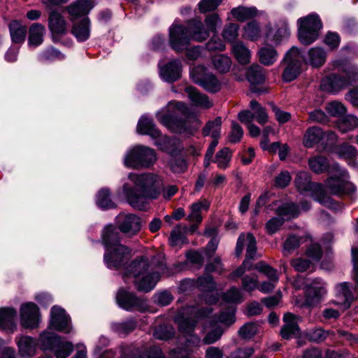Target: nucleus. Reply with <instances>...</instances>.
<instances>
[{
    "instance_id": "nucleus-8",
    "label": "nucleus",
    "mask_w": 358,
    "mask_h": 358,
    "mask_svg": "<svg viewBox=\"0 0 358 358\" xmlns=\"http://www.w3.org/2000/svg\"><path fill=\"white\" fill-rule=\"evenodd\" d=\"M156 161L157 154L155 150L142 145H136L129 148L123 158L124 165L133 169L150 168Z\"/></svg>"
},
{
    "instance_id": "nucleus-10",
    "label": "nucleus",
    "mask_w": 358,
    "mask_h": 358,
    "mask_svg": "<svg viewBox=\"0 0 358 358\" xmlns=\"http://www.w3.org/2000/svg\"><path fill=\"white\" fill-rule=\"evenodd\" d=\"M298 37L303 45L313 43L318 37L322 24L318 15L312 13L297 20Z\"/></svg>"
},
{
    "instance_id": "nucleus-46",
    "label": "nucleus",
    "mask_w": 358,
    "mask_h": 358,
    "mask_svg": "<svg viewBox=\"0 0 358 358\" xmlns=\"http://www.w3.org/2000/svg\"><path fill=\"white\" fill-rule=\"evenodd\" d=\"M276 213L282 217L292 218L299 215L300 210L293 202H287L281 203L277 207Z\"/></svg>"
},
{
    "instance_id": "nucleus-7",
    "label": "nucleus",
    "mask_w": 358,
    "mask_h": 358,
    "mask_svg": "<svg viewBox=\"0 0 358 358\" xmlns=\"http://www.w3.org/2000/svg\"><path fill=\"white\" fill-rule=\"evenodd\" d=\"M339 74L332 73L322 80V90L332 94L347 88L358 80V67L351 64H345L341 68Z\"/></svg>"
},
{
    "instance_id": "nucleus-36",
    "label": "nucleus",
    "mask_w": 358,
    "mask_h": 358,
    "mask_svg": "<svg viewBox=\"0 0 358 358\" xmlns=\"http://www.w3.org/2000/svg\"><path fill=\"white\" fill-rule=\"evenodd\" d=\"M209 207V203L206 200L199 201L190 206V213L187 216V220L192 222V224H198L202 222L203 217L201 213L203 210H207Z\"/></svg>"
},
{
    "instance_id": "nucleus-28",
    "label": "nucleus",
    "mask_w": 358,
    "mask_h": 358,
    "mask_svg": "<svg viewBox=\"0 0 358 358\" xmlns=\"http://www.w3.org/2000/svg\"><path fill=\"white\" fill-rule=\"evenodd\" d=\"M15 343L21 357L31 358L36 355L38 344L35 338L29 336H17Z\"/></svg>"
},
{
    "instance_id": "nucleus-64",
    "label": "nucleus",
    "mask_w": 358,
    "mask_h": 358,
    "mask_svg": "<svg viewBox=\"0 0 358 358\" xmlns=\"http://www.w3.org/2000/svg\"><path fill=\"white\" fill-rule=\"evenodd\" d=\"M301 244V238L294 235L289 236L283 244V252L285 255L289 254L297 248Z\"/></svg>"
},
{
    "instance_id": "nucleus-45",
    "label": "nucleus",
    "mask_w": 358,
    "mask_h": 358,
    "mask_svg": "<svg viewBox=\"0 0 358 358\" xmlns=\"http://www.w3.org/2000/svg\"><path fill=\"white\" fill-rule=\"evenodd\" d=\"M243 37L245 39L255 41L261 37V28L257 21H251L243 27Z\"/></svg>"
},
{
    "instance_id": "nucleus-19",
    "label": "nucleus",
    "mask_w": 358,
    "mask_h": 358,
    "mask_svg": "<svg viewBox=\"0 0 358 358\" xmlns=\"http://www.w3.org/2000/svg\"><path fill=\"white\" fill-rule=\"evenodd\" d=\"M49 328L65 334L71 331V319L64 309L57 306L51 308Z\"/></svg>"
},
{
    "instance_id": "nucleus-3",
    "label": "nucleus",
    "mask_w": 358,
    "mask_h": 358,
    "mask_svg": "<svg viewBox=\"0 0 358 358\" xmlns=\"http://www.w3.org/2000/svg\"><path fill=\"white\" fill-rule=\"evenodd\" d=\"M169 45L176 52L187 50L191 40L197 42L206 41L210 36L209 30L197 19L188 22L187 27L175 21L169 28Z\"/></svg>"
},
{
    "instance_id": "nucleus-29",
    "label": "nucleus",
    "mask_w": 358,
    "mask_h": 358,
    "mask_svg": "<svg viewBox=\"0 0 358 358\" xmlns=\"http://www.w3.org/2000/svg\"><path fill=\"white\" fill-rule=\"evenodd\" d=\"M196 283L201 290L207 292L204 296L206 303L212 304L217 301V293L215 290L216 284L210 275L199 277Z\"/></svg>"
},
{
    "instance_id": "nucleus-60",
    "label": "nucleus",
    "mask_w": 358,
    "mask_h": 358,
    "mask_svg": "<svg viewBox=\"0 0 358 358\" xmlns=\"http://www.w3.org/2000/svg\"><path fill=\"white\" fill-rule=\"evenodd\" d=\"M231 159V153L229 148H224L220 150L215 156V162L220 169H226Z\"/></svg>"
},
{
    "instance_id": "nucleus-43",
    "label": "nucleus",
    "mask_w": 358,
    "mask_h": 358,
    "mask_svg": "<svg viewBox=\"0 0 358 358\" xmlns=\"http://www.w3.org/2000/svg\"><path fill=\"white\" fill-rule=\"evenodd\" d=\"M247 78L252 86L262 84L265 80L264 69L259 65L251 66L248 70Z\"/></svg>"
},
{
    "instance_id": "nucleus-62",
    "label": "nucleus",
    "mask_w": 358,
    "mask_h": 358,
    "mask_svg": "<svg viewBox=\"0 0 358 358\" xmlns=\"http://www.w3.org/2000/svg\"><path fill=\"white\" fill-rule=\"evenodd\" d=\"M174 334L173 327L166 325H160L156 328L153 333V336L159 340H168Z\"/></svg>"
},
{
    "instance_id": "nucleus-41",
    "label": "nucleus",
    "mask_w": 358,
    "mask_h": 358,
    "mask_svg": "<svg viewBox=\"0 0 358 358\" xmlns=\"http://www.w3.org/2000/svg\"><path fill=\"white\" fill-rule=\"evenodd\" d=\"M61 338L56 333L45 330L40 334L38 343L43 350H53Z\"/></svg>"
},
{
    "instance_id": "nucleus-4",
    "label": "nucleus",
    "mask_w": 358,
    "mask_h": 358,
    "mask_svg": "<svg viewBox=\"0 0 358 358\" xmlns=\"http://www.w3.org/2000/svg\"><path fill=\"white\" fill-rule=\"evenodd\" d=\"M149 260L141 257L124 268L122 279L125 283H134L138 290L148 292L155 287L159 274L149 269Z\"/></svg>"
},
{
    "instance_id": "nucleus-27",
    "label": "nucleus",
    "mask_w": 358,
    "mask_h": 358,
    "mask_svg": "<svg viewBox=\"0 0 358 358\" xmlns=\"http://www.w3.org/2000/svg\"><path fill=\"white\" fill-rule=\"evenodd\" d=\"M355 296L350 289V284L344 282L336 287V299L333 303L339 306L340 309L344 310L350 308Z\"/></svg>"
},
{
    "instance_id": "nucleus-59",
    "label": "nucleus",
    "mask_w": 358,
    "mask_h": 358,
    "mask_svg": "<svg viewBox=\"0 0 358 358\" xmlns=\"http://www.w3.org/2000/svg\"><path fill=\"white\" fill-rule=\"evenodd\" d=\"M255 268L265 274L268 278L270 281L275 283L278 281V277L277 275L276 271L264 262H260L257 263L255 265Z\"/></svg>"
},
{
    "instance_id": "nucleus-42",
    "label": "nucleus",
    "mask_w": 358,
    "mask_h": 358,
    "mask_svg": "<svg viewBox=\"0 0 358 358\" xmlns=\"http://www.w3.org/2000/svg\"><path fill=\"white\" fill-rule=\"evenodd\" d=\"M258 57L261 64L271 66L277 61L278 54L274 48L264 46L258 51Z\"/></svg>"
},
{
    "instance_id": "nucleus-31",
    "label": "nucleus",
    "mask_w": 358,
    "mask_h": 358,
    "mask_svg": "<svg viewBox=\"0 0 358 358\" xmlns=\"http://www.w3.org/2000/svg\"><path fill=\"white\" fill-rule=\"evenodd\" d=\"M197 229L196 224H192L189 228L186 226L178 225L171 231L169 243L171 246H180L186 242L185 234L187 231L194 233Z\"/></svg>"
},
{
    "instance_id": "nucleus-63",
    "label": "nucleus",
    "mask_w": 358,
    "mask_h": 358,
    "mask_svg": "<svg viewBox=\"0 0 358 358\" xmlns=\"http://www.w3.org/2000/svg\"><path fill=\"white\" fill-rule=\"evenodd\" d=\"M222 20L220 16L216 14L208 15L205 18V24L209 32L215 33L217 31L218 27L222 25Z\"/></svg>"
},
{
    "instance_id": "nucleus-47",
    "label": "nucleus",
    "mask_w": 358,
    "mask_h": 358,
    "mask_svg": "<svg viewBox=\"0 0 358 358\" xmlns=\"http://www.w3.org/2000/svg\"><path fill=\"white\" fill-rule=\"evenodd\" d=\"M110 192L107 188L100 189L96 198L97 206L103 209H110L115 207V203L111 200Z\"/></svg>"
},
{
    "instance_id": "nucleus-39",
    "label": "nucleus",
    "mask_w": 358,
    "mask_h": 358,
    "mask_svg": "<svg viewBox=\"0 0 358 358\" xmlns=\"http://www.w3.org/2000/svg\"><path fill=\"white\" fill-rule=\"evenodd\" d=\"M232 17L239 22H244L258 15V10L255 7H246L239 6L234 8L230 12Z\"/></svg>"
},
{
    "instance_id": "nucleus-58",
    "label": "nucleus",
    "mask_w": 358,
    "mask_h": 358,
    "mask_svg": "<svg viewBox=\"0 0 358 358\" xmlns=\"http://www.w3.org/2000/svg\"><path fill=\"white\" fill-rule=\"evenodd\" d=\"M327 113L332 117H341L346 113L345 106L339 101H334L328 103L325 106Z\"/></svg>"
},
{
    "instance_id": "nucleus-48",
    "label": "nucleus",
    "mask_w": 358,
    "mask_h": 358,
    "mask_svg": "<svg viewBox=\"0 0 358 358\" xmlns=\"http://www.w3.org/2000/svg\"><path fill=\"white\" fill-rule=\"evenodd\" d=\"M336 125L341 132L347 133L358 127V118L353 115H348L339 120Z\"/></svg>"
},
{
    "instance_id": "nucleus-17",
    "label": "nucleus",
    "mask_w": 358,
    "mask_h": 358,
    "mask_svg": "<svg viewBox=\"0 0 358 358\" xmlns=\"http://www.w3.org/2000/svg\"><path fill=\"white\" fill-rule=\"evenodd\" d=\"M116 224L122 234L128 237H133L141 230L143 222L136 214L122 213L116 217Z\"/></svg>"
},
{
    "instance_id": "nucleus-51",
    "label": "nucleus",
    "mask_w": 358,
    "mask_h": 358,
    "mask_svg": "<svg viewBox=\"0 0 358 358\" xmlns=\"http://www.w3.org/2000/svg\"><path fill=\"white\" fill-rule=\"evenodd\" d=\"M214 68L220 73L228 72L231 66V58L226 55H215L212 58Z\"/></svg>"
},
{
    "instance_id": "nucleus-56",
    "label": "nucleus",
    "mask_w": 358,
    "mask_h": 358,
    "mask_svg": "<svg viewBox=\"0 0 358 358\" xmlns=\"http://www.w3.org/2000/svg\"><path fill=\"white\" fill-rule=\"evenodd\" d=\"M310 169L316 173L325 171L328 168V162L326 157L317 156L310 158L308 160Z\"/></svg>"
},
{
    "instance_id": "nucleus-5",
    "label": "nucleus",
    "mask_w": 358,
    "mask_h": 358,
    "mask_svg": "<svg viewBox=\"0 0 358 358\" xmlns=\"http://www.w3.org/2000/svg\"><path fill=\"white\" fill-rule=\"evenodd\" d=\"M102 243L105 248L103 262L110 269L124 266L130 256V250L120 243V234L112 224L105 227L102 232Z\"/></svg>"
},
{
    "instance_id": "nucleus-25",
    "label": "nucleus",
    "mask_w": 358,
    "mask_h": 358,
    "mask_svg": "<svg viewBox=\"0 0 358 358\" xmlns=\"http://www.w3.org/2000/svg\"><path fill=\"white\" fill-rule=\"evenodd\" d=\"M158 66L159 77L164 82L172 83L181 77L182 65L178 59H173L164 64L159 62Z\"/></svg>"
},
{
    "instance_id": "nucleus-49",
    "label": "nucleus",
    "mask_w": 358,
    "mask_h": 358,
    "mask_svg": "<svg viewBox=\"0 0 358 358\" xmlns=\"http://www.w3.org/2000/svg\"><path fill=\"white\" fill-rule=\"evenodd\" d=\"M64 58L65 55L54 47L46 48L38 55V60L42 62L63 60Z\"/></svg>"
},
{
    "instance_id": "nucleus-18",
    "label": "nucleus",
    "mask_w": 358,
    "mask_h": 358,
    "mask_svg": "<svg viewBox=\"0 0 358 358\" xmlns=\"http://www.w3.org/2000/svg\"><path fill=\"white\" fill-rule=\"evenodd\" d=\"M118 306L127 311L134 309L143 311L147 308L143 299L137 297L134 293L129 292L124 288H120L116 295Z\"/></svg>"
},
{
    "instance_id": "nucleus-11",
    "label": "nucleus",
    "mask_w": 358,
    "mask_h": 358,
    "mask_svg": "<svg viewBox=\"0 0 358 358\" xmlns=\"http://www.w3.org/2000/svg\"><path fill=\"white\" fill-rule=\"evenodd\" d=\"M136 131L140 134L150 136L155 141V145L159 149L169 151V144L171 143L170 138L162 135L156 127L152 120L146 115H143L139 119Z\"/></svg>"
},
{
    "instance_id": "nucleus-13",
    "label": "nucleus",
    "mask_w": 358,
    "mask_h": 358,
    "mask_svg": "<svg viewBox=\"0 0 358 358\" xmlns=\"http://www.w3.org/2000/svg\"><path fill=\"white\" fill-rule=\"evenodd\" d=\"M287 66L282 73V78L286 82H290L301 73L303 65V56L296 47L293 46L284 57Z\"/></svg>"
},
{
    "instance_id": "nucleus-55",
    "label": "nucleus",
    "mask_w": 358,
    "mask_h": 358,
    "mask_svg": "<svg viewBox=\"0 0 358 358\" xmlns=\"http://www.w3.org/2000/svg\"><path fill=\"white\" fill-rule=\"evenodd\" d=\"M222 297L224 301L233 304L241 303L244 300L243 292L236 287L230 288L223 294Z\"/></svg>"
},
{
    "instance_id": "nucleus-2",
    "label": "nucleus",
    "mask_w": 358,
    "mask_h": 358,
    "mask_svg": "<svg viewBox=\"0 0 358 358\" xmlns=\"http://www.w3.org/2000/svg\"><path fill=\"white\" fill-rule=\"evenodd\" d=\"M188 108L182 102L171 101L156 113L159 122L173 132L192 135L201 122L196 117H187Z\"/></svg>"
},
{
    "instance_id": "nucleus-61",
    "label": "nucleus",
    "mask_w": 358,
    "mask_h": 358,
    "mask_svg": "<svg viewBox=\"0 0 358 358\" xmlns=\"http://www.w3.org/2000/svg\"><path fill=\"white\" fill-rule=\"evenodd\" d=\"M259 280L256 274L246 275L242 278V288L246 292H252L257 289Z\"/></svg>"
},
{
    "instance_id": "nucleus-37",
    "label": "nucleus",
    "mask_w": 358,
    "mask_h": 358,
    "mask_svg": "<svg viewBox=\"0 0 358 358\" xmlns=\"http://www.w3.org/2000/svg\"><path fill=\"white\" fill-rule=\"evenodd\" d=\"M231 52L241 64H247L251 58V51L242 41H236L232 44Z\"/></svg>"
},
{
    "instance_id": "nucleus-34",
    "label": "nucleus",
    "mask_w": 358,
    "mask_h": 358,
    "mask_svg": "<svg viewBox=\"0 0 358 358\" xmlns=\"http://www.w3.org/2000/svg\"><path fill=\"white\" fill-rule=\"evenodd\" d=\"M326 59L325 50L320 47H314L308 50L306 57H303V62L313 67H319L324 64Z\"/></svg>"
},
{
    "instance_id": "nucleus-12",
    "label": "nucleus",
    "mask_w": 358,
    "mask_h": 358,
    "mask_svg": "<svg viewBox=\"0 0 358 358\" xmlns=\"http://www.w3.org/2000/svg\"><path fill=\"white\" fill-rule=\"evenodd\" d=\"M189 73L192 80L206 91L214 93L220 90L221 82L204 66L198 65L192 67Z\"/></svg>"
},
{
    "instance_id": "nucleus-20",
    "label": "nucleus",
    "mask_w": 358,
    "mask_h": 358,
    "mask_svg": "<svg viewBox=\"0 0 358 358\" xmlns=\"http://www.w3.org/2000/svg\"><path fill=\"white\" fill-rule=\"evenodd\" d=\"M20 324L24 328L34 329L38 327L40 313L38 306L33 302H27L20 308Z\"/></svg>"
},
{
    "instance_id": "nucleus-57",
    "label": "nucleus",
    "mask_w": 358,
    "mask_h": 358,
    "mask_svg": "<svg viewBox=\"0 0 358 358\" xmlns=\"http://www.w3.org/2000/svg\"><path fill=\"white\" fill-rule=\"evenodd\" d=\"M239 25L236 23H229L223 29L222 36L225 41L234 43L238 36Z\"/></svg>"
},
{
    "instance_id": "nucleus-16",
    "label": "nucleus",
    "mask_w": 358,
    "mask_h": 358,
    "mask_svg": "<svg viewBox=\"0 0 358 358\" xmlns=\"http://www.w3.org/2000/svg\"><path fill=\"white\" fill-rule=\"evenodd\" d=\"M327 188L335 195H348L352 196L356 192L355 185L349 180V175L342 171L340 177H332L326 182Z\"/></svg>"
},
{
    "instance_id": "nucleus-26",
    "label": "nucleus",
    "mask_w": 358,
    "mask_h": 358,
    "mask_svg": "<svg viewBox=\"0 0 358 358\" xmlns=\"http://www.w3.org/2000/svg\"><path fill=\"white\" fill-rule=\"evenodd\" d=\"M300 321L301 317L299 316L291 313H285L283 317L285 324L280 330L282 338L288 340L299 336L300 329L298 324Z\"/></svg>"
},
{
    "instance_id": "nucleus-22",
    "label": "nucleus",
    "mask_w": 358,
    "mask_h": 358,
    "mask_svg": "<svg viewBox=\"0 0 358 358\" xmlns=\"http://www.w3.org/2000/svg\"><path fill=\"white\" fill-rule=\"evenodd\" d=\"M324 140L334 142L336 140V134L333 131L325 133L321 128L314 126L308 128L304 133L303 144L306 148H310Z\"/></svg>"
},
{
    "instance_id": "nucleus-52",
    "label": "nucleus",
    "mask_w": 358,
    "mask_h": 358,
    "mask_svg": "<svg viewBox=\"0 0 358 358\" xmlns=\"http://www.w3.org/2000/svg\"><path fill=\"white\" fill-rule=\"evenodd\" d=\"M73 345L71 342L62 341V338L53 349L57 358H67L73 350Z\"/></svg>"
},
{
    "instance_id": "nucleus-30",
    "label": "nucleus",
    "mask_w": 358,
    "mask_h": 358,
    "mask_svg": "<svg viewBox=\"0 0 358 358\" xmlns=\"http://www.w3.org/2000/svg\"><path fill=\"white\" fill-rule=\"evenodd\" d=\"M94 7L92 0H78L71 3L66 9L72 21L77 20L79 17H87L86 15Z\"/></svg>"
},
{
    "instance_id": "nucleus-15",
    "label": "nucleus",
    "mask_w": 358,
    "mask_h": 358,
    "mask_svg": "<svg viewBox=\"0 0 358 358\" xmlns=\"http://www.w3.org/2000/svg\"><path fill=\"white\" fill-rule=\"evenodd\" d=\"M119 354H121L122 358H164L162 350L155 345L122 346L119 349Z\"/></svg>"
},
{
    "instance_id": "nucleus-38",
    "label": "nucleus",
    "mask_w": 358,
    "mask_h": 358,
    "mask_svg": "<svg viewBox=\"0 0 358 358\" xmlns=\"http://www.w3.org/2000/svg\"><path fill=\"white\" fill-rule=\"evenodd\" d=\"M185 92L188 95L190 101L197 106L208 108L212 106L211 102L209 101L208 96L199 92L195 87H187Z\"/></svg>"
},
{
    "instance_id": "nucleus-53",
    "label": "nucleus",
    "mask_w": 358,
    "mask_h": 358,
    "mask_svg": "<svg viewBox=\"0 0 358 358\" xmlns=\"http://www.w3.org/2000/svg\"><path fill=\"white\" fill-rule=\"evenodd\" d=\"M136 322L133 320H129L122 322H116L111 324L112 330L121 336H125L136 328Z\"/></svg>"
},
{
    "instance_id": "nucleus-50",
    "label": "nucleus",
    "mask_w": 358,
    "mask_h": 358,
    "mask_svg": "<svg viewBox=\"0 0 358 358\" xmlns=\"http://www.w3.org/2000/svg\"><path fill=\"white\" fill-rule=\"evenodd\" d=\"M221 124L222 119L220 117H217L215 120L208 122L203 129V136H210L213 138H220Z\"/></svg>"
},
{
    "instance_id": "nucleus-44",
    "label": "nucleus",
    "mask_w": 358,
    "mask_h": 358,
    "mask_svg": "<svg viewBox=\"0 0 358 358\" xmlns=\"http://www.w3.org/2000/svg\"><path fill=\"white\" fill-rule=\"evenodd\" d=\"M235 308L230 306L226 311H222L217 317L210 320V327L217 326V323H221L229 326L235 322Z\"/></svg>"
},
{
    "instance_id": "nucleus-21",
    "label": "nucleus",
    "mask_w": 358,
    "mask_h": 358,
    "mask_svg": "<svg viewBox=\"0 0 358 358\" xmlns=\"http://www.w3.org/2000/svg\"><path fill=\"white\" fill-rule=\"evenodd\" d=\"M48 29L55 43L60 42L62 38L68 33L67 22L57 10H52L48 16Z\"/></svg>"
},
{
    "instance_id": "nucleus-33",
    "label": "nucleus",
    "mask_w": 358,
    "mask_h": 358,
    "mask_svg": "<svg viewBox=\"0 0 358 358\" xmlns=\"http://www.w3.org/2000/svg\"><path fill=\"white\" fill-rule=\"evenodd\" d=\"M71 32L78 42L87 41L90 36V20L83 17L80 21H73Z\"/></svg>"
},
{
    "instance_id": "nucleus-1",
    "label": "nucleus",
    "mask_w": 358,
    "mask_h": 358,
    "mask_svg": "<svg viewBox=\"0 0 358 358\" xmlns=\"http://www.w3.org/2000/svg\"><path fill=\"white\" fill-rule=\"evenodd\" d=\"M128 179L134 185L128 182L124 183L122 188L117 191V194L123 196L133 208L145 210L148 199H155L159 196L162 180L157 174L130 173Z\"/></svg>"
},
{
    "instance_id": "nucleus-54",
    "label": "nucleus",
    "mask_w": 358,
    "mask_h": 358,
    "mask_svg": "<svg viewBox=\"0 0 358 358\" xmlns=\"http://www.w3.org/2000/svg\"><path fill=\"white\" fill-rule=\"evenodd\" d=\"M250 106L255 116V119L260 124H266L268 120V116L265 109L261 106L257 101L252 100L250 103Z\"/></svg>"
},
{
    "instance_id": "nucleus-6",
    "label": "nucleus",
    "mask_w": 358,
    "mask_h": 358,
    "mask_svg": "<svg viewBox=\"0 0 358 358\" xmlns=\"http://www.w3.org/2000/svg\"><path fill=\"white\" fill-rule=\"evenodd\" d=\"M212 309L210 308H199L196 306H187L180 309L174 320L178 326L179 331L185 337L188 346L198 347L201 344L200 338L194 334L196 323L204 318L208 317Z\"/></svg>"
},
{
    "instance_id": "nucleus-35",
    "label": "nucleus",
    "mask_w": 358,
    "mask_h": 358,
    "mask_svg": "<svg viewBox=\"0 0 358 358\" xmlns=\"http://www.w3.org/2000/svg\"><path fill=\"white\" fill-rule=\"evenodd\" d=\"M45 33L44 25L40 23L32 24L29 29L28 45L29 48H35L43 42V37Z\"/></svg>"
},
{
    "instance_id": "nucleus-23",
    "label": "nucleus",
    "mask_w": 358,
    "mask_h": 358,
    "mask_svg": "<svg viewBox=\"0 0 358 358\" xmlns=\"http://www.w3.org/2000/svg\"><path fill=\"white\" fill-rule=\"evenodd\" d=\"M245 245H246V259L245 261L248 262V267L250 266L251 270L252 264L249 260L255 258L257 251L256 239L252 234H241L239 236L236 247V254L237 256L241 255Z\"/></svg>"
},
{
    "instance_id": "nucleus-24",
    "label": "nucleus",
    "mask_w": 358,
    "mask_h": 358,
    "mask_svg": "<svg viewBox=\"0 0 358 358\" xmlns=\"http://www.w3.org/2000/svg\"><path fill=\"white\" fill-rule=\"evenodd\" d=\"M266 29V33L264 36L265 41L275 45L280 44L282 41L287 39L290 34L288 23L286 20H280L277 23L275 29H273L271 25H267Z\"/></svg>"
},
{
    "instance_id": "nucleus-9",
    "label": "nucleus",
    "mask_w": 358,
    "mask_h": 358,
    "mask_svg": "<svg viewBox=\"0 0 358 358\" xmlns=\"http://www.w3.org/2000/svg\"><path fill=\"white\" fill-rule=\"evenodd\" d=\"M296 188L301 192H314V199L321 204L330 208H334L336 205L333 199L324 191L322 186L318 183L310 182L309 173L306 171H299L294 181Z\"/></svg>"
},
{
    "instance_id": "nucleus-32",
    "label": "nucleus",
    "mask_w": 358,
    "mask_h": 358,
    "mask_svg": "<svg viewBox=\"0 0 358 358\" xmlns=\"http://www.w3.org/2000/svg\"><path fill=\"white\" fill-rule=\"evenodd\" d=\"M16 311L13 308H0V328L13 332L16 328Z\"/></svg>"
},
{
    "instance_id": "nucleus-14",
    "label": "nucleus",
    "mask_w": 358,
    "mask_h": 358,
    "mask_svg": "<svg viewBox=\"0 0 358 358\" xmlns=\"http://www.w3.org/2000/svg\"><path fill=\"white\" fill-rule=\"evenodd\" d=\"M327 294L326 283L320 278L306 284L305 300L301 307H313L319 304Z\"/></svg>"
},
{
    "instance_id": "nucleus-40",
    "label": "nucleus",
    "mask_w": 358,
    "mask_h": 358,
    "mask_svg": "<svg viewBox=\"0 0 358 358\" xmlns=\"http://www.w3.org/2000/svg\"><path fill=\"white\" fill-rule=\"evenodd\" d=\"M11 40L15 43H22L27 35V27L17 20L12 21L9 24Z\"/></svg>"
}]
</instances>
